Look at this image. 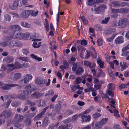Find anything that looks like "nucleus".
Segmentation results:
<instances>
[{
    "instance_id": "nucleus-1",
    "label": "nucleus",
    "mask_w": 129,
    "mask_h": 129,
    "mask_svg": "<svg viewBox=\"0 0 129 129\" xmlns=\"http://www.w3.org/2000/svg\"><path fill=\"white\" fill-rule=\"evenodd\" d=\"M25 89L26 90H24L23 94H18V99L22 100L27 99L29 98L27 96L28 95L30 94L33 90L30 84H28L26 86Z\"/></svg>"
},
{
    "instance_id": "nucleus-2",
    "label": "nucleus",
    "mask_w": 129,
    "mask_h": 129,
    "mask_svg": "<svg viewBox=\"0 0 129 129\" xmlns=\"http://www.w3.org/2000/svg\"><path fill=\"white\" fill-rule=\"evenodd\" d=\"M22 34L23 33H19L15 31H12L10 34V38L13 39L22 38Z\"/></svg>"
},
{
    "instance_id": "nucleus-3",
    "label": "nucleus",
    "mask_w": 129,
    "mask_h": 129,
    "mask_svg": "<svg viewBox=\"0 0 129 129\" xmlns=\"http://www.w3.org/2000/svg\"><path fill=\"white\" fill-rule=\"evenodd\" d=\"M32 78V76L31 74H27L25 76L24 79L20 80L19 83L20 84H27Z\"/></svg>"
},
{
    "instance_id": "nucleus-4",
    "label": "nucleus",
    "mask_w": 129,
    "mask_h": 129,
    "mask_svg": "<svg viewBox=\"0 0 129 129\" xmlns=\"http://www.w3.org/2000/svg\"><path fill=\"white\" fill-rule=\"evenodd\" d=\"M8 66L11 68V71L16 69L21 68L22 67V65L20 63L18 62H15L14 64H9Z\"/></svg>"
},
{
    "instance_id": "nucleus-5",
    "label": "nucleus",
    "mask_w": 129,
    "mask_h": 129,
    "mask_svg": "<svg viewBox=\"0 0 129 129\" xmlns=\"http://www.w3.org/2000/svg\"><path fill=\"white\" fill-rule=\"evenodd\" d=\"M129 24V20L126 18L122 19L119 20L118 25V26H123L126 27Z\"/></svg>"
},
{
    "instance_id": "nucleus-6",
    "label": "nucleus",
    "mask_w": 129,
    "mask_h": 129,
    "mask_svg": "<svg viewBox=\"0 0 129 129\" xmlns=\"http://www.w3.org/2000/svg\"><path fill=\"white\" fill-rule=\"evenodd\" d=\"M49 107V106H47L43 109V111L40 113L37 114V116L34 118V120L35 121L38 120L40 119L42 117L43 115L46 112V110L48 109Z\"/></svg>"
},
{
    "instance_id": "nucleus-7",
    "label": "nucleus",
    "mask_w": 129,
    "mask_h": 129,
    "mask_svg": "<svg viewBox=\"0 0 129 129\" xmlns=\"http://www.w3.org/2000/svg\"><path fill=\"white\" fill-rule=\"evenodd\" d=\"M106 7L105 5H103L95 9V11L97 13L102 14L104 11V8ZM107 7H106V8Z\"/></svg>"
},
{
    "instance_id": "nucleus-8",
    "label": "nucleus",
    "mask_w": 129,
    "mask_h": 129,
    "mask_svg": "<svg viewBox=\"0 0 129 129\" xmlns=\"http://www.w3.org/2000/svg\"><path fill=\"white\" fill-rule=\"evenodd\" d=\"M5 86H3L1 87V89L3 90H8L10 89L11 87L17 86L18 85L17 84H5Z\"/></svg>"
},
{
    "instance_id": "nucleus-9",
    "label": "nucleus",
    "mask_w": 129,
    "mask_h": 129,
    "mask_svg": "<svg viewBox=\"0 0 129 129\" xmlns=\"http://www.w3.org/2000/svg\"><path fill=\"white\" fill-rule=\"evenodd\" d=\"M30 14V11L29 10H26L23 11L21 13L20 16L22 17L27 18H28Z\"/></svg>"
},
{
    "instance_id": "nucleus-10",
    "label": "nucleus",
    "mask_w": 129,
    "mask_h": 129,
    "mask_svg": "<svg viewBox=\"0 0 129 129\" xmlns=\"http://www.w3.org/2000/svg\"><path fill=\"white\" fill-rule=\"evenodd\" d=\"M10 29L12 31H20L21 30V28L18 25H11L10 27Z\"/></svg>"
},
{
    "instance_id": "nucleus-11",
    "label": "nucleus",
    "mask_w": 129,
    "mask_h": 129,
    "mask_svg": "<svg viewBox=\"0 0 129 129\" xmlns=\"http://www.w3.org/2000/svg\"><path fill=\"white\" fill-rule=\"evenodd\" d=\"M9 45L11 47H14L15 46L19 47L21 45V43L18 41L13 40L11 41L9 43Z\"/></svg>"
},
{
    "instance_id": "nucleus-12",
    "label": "nucleus",
    "mask_w": 129,
    "mask_h": 129,
    "mask_svg": "<svg viewBox=\"0 0 129 129\" xmlns=\"http://www.w3.org/2000/svg\"><path fill=\"white\" fill-rule=\"evenodd\" d=\"M13 3L12 6V5H9V8L13 10H15L16 8L18 7L19 0H15Z\"/></svg>"
},
{
    "instance_id": "nucleus-13",
    "label": "nucleus",
    "mask_w": 129,
    "mask_h": 129,
    "mask_svg": "<svg viewBox=\"0 0 129 129\" xmlns=\"http://www.w3.org/2000/svg\"><path fill=\"white\" fill-rule=\"evenodd\" d=\"M108 119L107 118H103L98 123H95V125L97 126H98L100 128H101V126L104 124L106 123L108 121Z\"/></svg>"
},
{
    "instance_id": "nucleus-14",
    "label": "nucleus",
    "mask_w": 129,
    "mask_h": 129,
    "mask_svg": "<svg viewBox=\"0 0 129 129\" xmlns=\"http://www.w3.org/2000/svg\"><path fill=\"white\" fill-rule=\"evenodd\" d=\"M23 116L18 114H16L14 117L15 121L17 122H22L23 120Z\"/></svg>"
},
{
    "instance_id": "nucleus-15",
    "label": "nucleus",
    "mask_w": 129,
    "mask_h": 129,
    "mask_svg": "<svg viewBox=\"0 0 129 129\" xmlns=\"http://www.w3.org/2000/svg\"><path fill=\"white\" fill-rule=\"evenodd\" d=\"M72 125L70 124L64 125L61 124L59 126L58 129H72Z\"/></svg>"
},
{
    "instance_id": "nucleus-16",
    "label": "nucleus",
    "mask_w": 129,
    "mask_h": 129,
    "mask_svg": "<svg viewBox=\"0 0 129 129\" xmlns=\"http://www.w3.org/2000/svg\"><path fill=\"white\" fill-rule=\"evenodd\" d=\"M43 94V93L40 92L36 91L31 94V96L34 98L38 99L42 96Z\"/></svg>"
},
{
    "instance_id": "nucleus-17",
    "label": "nucleus",
    "mask_w": 129,
    "mask_h": 129,
    "mask_svg": "<svg viewBox=\"0 0 129 129\" xmlns=\"http://www.w3.org/2000/svg\"><path fill=\"white\" fill-rule=\"evenodd\" d=\"M124 42V38L121 36L118 37L115 40V43L116 44L122 43H123Z\"/></svg>"
},
{
    "instance_id": "nucleus-18",
    "label": "nucleus",
    "mask_w": 129,
    "mask_h": 129,
    "mask_svg": "<svg viewBox=\"0 0 129 129\" xmlns=\"http://www.w3.org/2000/svg\"><path fill=\"white\" fill-rule=\"evenodd\" d=\"M76 75H81L82 74L84 71L83 68L81 67H78L75 71Z\"/></svg>"
},
{
    "instance_id": "nucleus-19",
    "label": "nucleus",
    "mask_w": 129,
    "mask_h": 129,
    "mask_svg": "<svg viewBox=\"0 0 129 129\" xmlns=\"http://www.w3.org/2000/svg\"><path fill=\"white\" fill-rule=\"evenodd\" d=\"M3 117L6 118H9L10 117L11 114V112L9 110H5L3 112Z\"/></svg>"
},
{
    "instance_id": "nucleus-20",
    "label": "nucleus",
    "mask_w": 129,
    "mask_h": 129,
    "mask_svg": "<svg viewBox=\"0 0 129 129\" xmlns=\"http://www.w3.org/2000/svg\"><path fill=\"white\" fill-rule=\"evenodd\" d=\"M81 117L83 122H89L91 120V117L88 115L86 116L83 115L81 116Z\"/></svg>"
},
{
    "instance_id": "nucleus-21",
    "label": "nucleus",
    "mask_w": 129,
    "mask_h": 129,
    "mask_svg": "<svg viewBox=\"0 0 129 129\" xmlns=\"http://www.w3.org/2000/svg\"><path fill=\"white\" fill-rule=\"evenodd\" d=\"M61 108V104L60 103H58L55 106V108L57 114H59L60 113V110Z\"/></svg>"
},
{
    "instance_id": "nucleus-22",
    "label": "nucleus",
    "mask_w": 129,
    "mask_h": 129,
    "mask_svg": "<svg viewBox=\"0 0 129 129\" xmlns=\"http://www.w3.org/2000/svg\"><path fill=\"white\" fill-rule=\"evenodd\" d=\"M129 12V8H127L120 9V13L126 14Z\"/></svg>"
},
{
    "instance_id": "nucleus-23",
    "label": "nucleus",
    "mask_w": 129,
    "mask_h": 129,
    "mask_svg": "<svg viewBox=\"0 0 129 129\" xmlns=\"http://www.w3.org/2000/svg\"><path fill=\"white\" fill-rule=\"evenodd\" d=\"M46 81L45 79H44L43 80H42L36 79L35 82L37 84L41 85L44 84L46 82Z\"/></svg>"
},
{
    "instance_id": "nucleus-24",
    "label": "nucleus",
    "mask_w": 129,
    "mask_h": 129,
    "mask_svg": "<svg viewBox=\"0 0 129 129\" xmlns=\"http://www.w3.org/2000/svg\"><path fill=\"white\" fill-rule=\"evenodd\" d=\"M22 35H23L22 38L29 39L31 38L30 33H29L27 32L24 34L23 33Z\"/></svg>"
},
{
    "instance_id": "nucleus-25",
    "label": "nucleus",
    "mask_w": 129,
    "mask_h": 129,
    "mask_svg": "<svg viewBox=\"0 0 129 129\" xmlns=\"http://www.w3.org/2000/svg\"><path fill=\"white\" fill-rule=\"evenodd\" d=\"M49 122L50 121L48 118L47 117H45L44 119L43 125L45 127L48 125Z\"/></svg>"
},
{
    "instance_id": "nucleus-26",
    "label": "nucleus",
    "mask_w": 129,
    "mask_h": 129,
    "mask_svg": "<svg viewBox=\"0 0 129 129\" xmlns=\"http://www.w3.org/2000/svg\"><path fill=\"white\" fill-rule=\"evenodd\" d=\"M14 58L13 56H9L5 59V61L8 63L12 62L14 60Z\"/></svg>"
},
{
    "instance_id": "nucleus-27",
    "label": "nucleus",
    "mask_w": 129,
    "mask_h": 129,
    "mask_svg": "<svg viewBox=\"0 0 129 129\" xmlns=\"http://www.w3.org/2000/svg\"><path fill=\"white\" fill-rule=\"evenodd\" d=\"M112 4L115 7H119L121 6V2L119 1H114L112 2Z\"/></svg>"
},
{
    "instance_id": "nucleus-28",
    "label": "nucleus",
    "mask_w": 129,
    "mask_h": 129,
    "mask_svg": "<svg viewBox=\"0 0 129 129\" xmlns=\"http://www.w3.org/2000/svg\"><path fill=\"white\" fill-rule=\"evenodd\" d=\"M84 65L86 66H89L90 69L92 68V63L88 61L85 60L84 61Z\"/></svg>"
},
{
    "instance_id": "nucleus-29",
    "label": "nucleus",
    "mask_w": 129,
    "mask_h": 129,
    "mask_svg": "<svg viewBox=\"0 0 129 129\" xmlns=\"http://www.w3.org/2000/svg\"><path fill=\"white\" fill-rule=\"evenodd\" d=\"M1 68L3 69V71L7 70L9 72L11 71V68L8 66V64L7 65H3L1 66Z\"/></svg>"
},
{
    "instance_id": "nucleus-30",
    "label": "nucleus",
    "mask_w": 129,
    "mask_h": 129,
    "mask_svg": "<svg viewBox=\"0 0 129 129\" xmlns=\"http://www.w3.org/2000/svg\"><path fill=\"white\" fill-rule=\"evenodd\" d=\"M21 104V102L20 101H14L11 103V105L13 107H17L20 105Z\"/></svg>"
},
{
    "instance_id": "nucleus-31",
    "label": "nucleus",
    "mask_w": 129,
    "mask_h": 129,
    "mask_svg": "<svg viewBox=\"0 0 129 129\" xmlns=\"http://www.w3.org/2000/svg\"><path fill=\"white\" fill-rule=\"evenodd\" d=\"M97 64L99 66L100 68H102L104 66V63L102 62L101 59H99L97 60Z\"/></svg>"
},
{
    "instance_id": "nucleus-32",
    "label": "nucleus",
    "mask_w": 129,
    "mask_h": 129,
    "mask_svg": "<svg viewBox=\"0 0 129 129\" xmlns=\"http://www.w3.org/2000/svg\"><path fill=\"white\" fill-rule=\"evenodd\" d=\"M21 77V74L20 73H16L14 74V79H20Z\"/></svg>"
},
{
    "instance_id": "nucleus-33",
    "label": "nucleus",
    "mask_w": 129,
    "mask_h": 129,
    "mask_svg": "<svg viewBox=\"0 0 129 129\" xmlns=\"http://www.w3.org/2000/svg\"><path fill=\"white\" fill-rule=\"evenodd\" d=\"M106 93L107 95H108V96H110L113 97L114 96V93L111 89H108L106 91Z\"/></svg>"
},
{
    "instance_id": "nucleus-34",
    "label": "nucleus",
    "mask_w": 129,
    "mask_h": 129,
    "mask_svg": "<svg viewBox=\"0 0 129 129\" xmlns=\"http://www.w3.org/2000/svg\"><path fill=\"white\" fill-rule=\"evenodd\" d=\"M26 104L29 105L30 107H31L35 106L36 103L35 102H32L30 100H28L27 101Z\"/></svg>"
},
{
    "instance_id": "nucleus-35",
    "label": "nucleus",
    "mask_w": 129,
    "mask_h": 129,
    "mask_svg": "<svg viewBox=\"0 0 129 129\" xmlns=\"http://www.w3.org/2000/svg\"><path fill=\"white\" fill-rule=\"evenodd\" d=\"M81 19L83 22V24L85 25H87L88 24V21L87 19L83 16H82Z\"/></svg>"
},
{
    "instance_id": "nucleus-36",
    "label": "nucleus",
    "mask_w": 129,
    "mask_h": 129,
    "mask_svg": "<svg viewBox=\"0 0 129 129\" xmlns=\"http://www.w3.org/2000/svg\"><path fill=\"white\" fill-rule=\"evenodd\" d=\"M41 42H34L33 43V46L34 48H37L39 47L41 45Z\"/></svg>"
},
{
    "instance_id": "nucleus-37",
    "label": "nucleus",
    "mask_w": 129,
    "mask_h": 129,
    "mask_svg": "<svg viewBox=\"0 0 129 129\" xmlns=\"http://www.w3.org/2000/svg\"><path fill=\"white\" fill-rule=\"evenodd\" d=\"M45 23L44 24V25L45 26L46 30L48 31L49 30V23L48 22V20L46 18L45 19Z\"/></svg>"
},
{
    "instance_id": "nucleus-38",
    "label": "nucleus",
    "mask_w": 129,
    "mask_h": 129,
    "mask_svg": "<svg viewBox=\"0 0 129 129\" xmlns=\"http://www.w3.org/2000/svg\"><path fill=\"white\" fill-rule=\"evenodd\" d=\"M32 120L30 118H27L26 119L25 121V122L26 125H27L28 126H30Z\"/></svg>"
},
{
    "instance_id": "nucleus-39",
    "label": "nucleus",
    "mask_w": 129,
    "mask_h": 129,
    "mask_svg": "<svg viewBox=\"0 0 129 129\" xmlns=\"http://www.w3.org/2000/svg\"><path fill=\"white\" fill-rule=\"evenodd\" d=\"M4 20L6 21H8L9 22L11 18L10 16L8 14H6L4 15Z\"/></svg>"
},
{
    "instance_id": "nucleus-40",
    "label": "nucleus",
    "mask_w": 129,
    "mask_h": 129,
    "mask_svg": "<svg viewBox=\"0 0 129 129\" xmlns=\"http://www.w3.org/2000/svg\"><path fill=\"white\" fill-rule=\"evenodd\" d=\"M116 34H113L111 37H108L106 38V40L108 42H111L113 41L116 35Z\"/></svg>"
},
{
    "instance_id": "nucleus-41",
    "label": "nucleus",
    "mask_w": 129,
    "mask_h": 129,
    "mask_svg": "<svg viewBox=\"0 0 129 129\" xmlns=\"http://www.w3.org/2000/svg\"><path fill=\"white\" fill-rule=\"evenodd\" d=\"M101 96L102 98H106L109 100H110L113 99V98H110L109 97V96H108V95H107L106 93H102L101 94Z\"/></svg>"
},
{
    "instance_id": "nucleus-42",
    "label": "nucleus",
    "mask_w": 129,
    "mask_h": 129,
    "mask_svg": "<svg viewBox=\"0 0 129 129\" xmlns=\"http://www.w3.org/2000/svg\"><path fill=\"white\" fill-rule=\"evenodd\" d=\"M30 11V14L31 15L33 16H36L38 14V11L37 10L35 11L34 10Z\"/></svg>"
},
{
    "instance_id": "nucleus-43",
    "label": "nucleus",
    "mask_w": 129,
    "mask_h": 129,
    "mask_svg": "<svg viewBox=\"0 0 129 129\" xmlns=\"http://www.w3.org/2000/svg\"><path fill=\"white\" fill-rule=\"evenodd\" d=\"M78 65L76 63H73L72 64V70L73 71H75L78 68Z\"/></svg>"
},
{
    "instance_id": "nucleus-44",
    "label": "nucleus",
    "mask_w": 129,
    "mask_h": 129,
    "mask_svg": "<svg viewBox=\"0 0 129 129\" xmlns=\"http://www.w3.org/2000/svg\"><path fill=\"white\" fill-rule=\"evenodd\" d=\"M112 12L114 14L120 13V9H111Z\"/></svg>"
},
{
    "instance_id": "nucleus-45",
    "label": "nucleus",
    "mask_w": 129,
    "mask_h": 129,
    "mask_svg": "<svg viewBox=\"0 0 129 129\" xmlns=\"http://www.w3.org/2000/svg\"><path fill=\"white\" fill-rule=\"evenodd\" d=\"M110 18L109 17L107 18H105L104 20H103L102 21L101 23L106 24L109 21Z\"/></svg>"
},
{
    "instance_id": "nucleus-46",
    "label": "nucleus",
    "mask_w": 129,
    "mask_h": 129,
    "mask_svg": "<svg viewBox=\"0 0 129 129\" xmlns=\"http://www.w3.org/2000/svg\"><path fill=\"white\" fill-rule=\"evenodd\" d=\"M126 64V63L125 62H123L122 65L121 66V70L122 71L126 69L127 68Z\"/></svg>"
},
{
    "instance_id": "nucleus-47",
    "label": "nucleus",
    "mask_w": 129,
    "mask_h": 129,
    "mask_svg": "<svg viewBox=\"0 0 129 129\" xmlns=\"http://www.w3.org/2000/svg\"><path fill=\"white\" fill-rule=\"evenodd\" d=\"M97 43L98 45L99 46H102L103 44L102 41L101 39L100 38L98 39L97 40Z\"/></svg>"
},
{
    "instance_id": "nucleus-48",
    "label": "nucleus",
    "mask_w": 129,
    "mask_h": 129,
    "mask_svg": "<svg viewBox=\"0 0 129 129\" xmlns=\"http://www.w3.org/2000/svg\"><path fill=\"white\" fill-rule=\"evenodd\" d=\"M101 116V115L100 114L96 112L93 115L92 117L96 119Z\"/></svg>"
},
{
    "instance_id": "nucleus-49",
    "label": "nucleus",
    "mask_w": 129,
    "mask_h": 129,
    "mask_svg": "<svg viewBox=\"0 0 129 129\" xmlns=\"http://www.w3.org/2000/svg\"><path fill=\"white\" fill-rule=\"evenodd\" d=\"M116 31V29L114 28H110L108 30L109 34H111L114 32H115Z\"/></svg>"
},
{
    "instance_id": "nucleus-50",
    "label": "nucleus",
    "mask_w": 129,
    "mask_h": 129,
    "mask_svg": "<svg viewBox=\"0 0 129 129\" xmlns=\"http://www.w3.org/2000/svg\"><path fill=\"white\" fill-rule=\"evenodd\" d=\"M102 85L100 83H99L98 84L95 85H94V88L96 90L100 89Z\"/></svg>"
},
{
    "instance_id": "nucleus-51",
    "label": "nucleus",
    "mask_w": 129,
    "mask_h": 129,
    "mask_svg": "<svg viewBox=\"0 0 129 129\" xmlns=\"http://www.w3.org/2000/svg\"><path fill=\"white\" fill-rule=\"evenodd\" d=\"M11 102V100H10L7 101L5 103V107L6 108H8Z\"/></svg>"
},
{
    "instance_id": "nucleus-52",
    "label": "nucleus",
    "mask_w": 129,
    "mask_h": 129,
    "mask_svg": "<svg viewBox=\"0 0 129 129\" xmlns=\"http://www.w3.org/2000/svg\"><path fill=\"white\" fill-rule=\"evenodd\" d=\"M87 43L86 40L84 39H82L81 41V45L86 46L87 45Z\"/></svg>"
},
{
    "instance_id": "nucleus-53",
    "label": "nucleus",
    "mask_w": 129,
    "mask_h": 129,
    "mask_svg": "<svg viewBox=\"0 0 129 129\" xmlns=\"http://www.w3.org/2000/svg\"><path fill=\"white\" fill-rule=\"evenodd\" d=\"M8 42L7 41H4L0 43V45L3 47H6L7 46Z\"/></svg>"
},
{
    "instance_id": "nucleus-54",
    "label": "nucleus",
    "mask_w": 129,
    "mask_h": 129,
    "mask_svg": "<svg viewBox=\"0 0 129 129\" xmlns=\"http://www.w3.org/2000/svg\"><path fill=\"white\" fill-rule=\"evenodd\" d=\"M127 87V85L126 84H122L119 87V89H122L124 88Z\"/></svg>"
},
{
    "instance_id": "nucleus-55",
    "label": "nucleus",
    "mask_w": 129,
    "mask_h": 129,
    "mask_svg": "<svg viewBox=\"0 0 129 129\" xmlns=\"http://www.w3.org/2000/svg\"><path fill=\"white\" fill-rule=\"evenodd\" d=\"M10 97L11 99H17L18 98V95L13 94L10 96Z\"/></svg>"
},
{
    "instance_id": "nucleus-56",
    "label": "nucleus",
    "mask_w": 129,
    "mask_h": 129,
    "mask_svg": "<svg viewBox=\"0 0 129 129\" xmlns=\"http://www.w3.org/2000/svg\"><path fill=\"white\" fill-rule=\"evenodd\" d=\"M81 80L82 79L80 77H77L76 79V84H79L81 82Z\"/></svg>"
},
{
    "instance_id": "nucleus-57",
    "label": "nucleus",
    "mask_w": 129,
    "mask_h": 129,
    "mask_svg": "<svg viewBox=\"0 0 129 129\" xmlns=\"http://www.w3.org/2000/svg\"><path fill=\"white\" fill-rule=\"evenodd\" d=\"M63 64L64 65V66L68 69L69 68V65L68 63L66 60L63 61Z\"/></svg>"
},
{
    "instance_id": "nucleus-58",
    "label": "nucleus",
    "mask_w": 129,
    "mask_h": 129,
    "mask_svg": "<svg viewBox=\"0 0 129 129\" xmlns=\"http://www.w3.org/2000/svg\"><path fill=\"white\" fill-rule=\"evenodd\" d=\"M22 52L24 54H25L26 55H27L29 51L28 49H25L22 50Z\"/></svg>"
},
{
    "instance_id": "nucleus-59",
    "label": "nucleus",
    "mask_w": 129,
    "mask_h": 129,
    "mask_svg": "<svg viewBox=\"0 0 129 129\" xmlns=\"http://www.w3.org/2000/svg\"><path fill=\"white\" fill-rule=\"evenodd\" d=\"M54 91L53 90H51L49 91L48 92L46 93V95H51L54 94Z\"/></svg>"
},
{
    "instance_id": "nucleus-60",
    "label": "nucleus",
    "mask_w": 129,
    "mask_h": 129,
    "mask_svg": "<svg viewBox=\"0 0 129 129\" xmlns=\"http://www.w3.org/2000/svg\"><path fill=\"white\" fill-rule=\"evenodd\" d=\"M129 49V44L123 48L122 50V52L125 51Z\"/></svg>"
},
{
    "instance_id": "nucleus-61",
    "label": "nucleus",
    "mask_w": 129,
    "mask_h": 129,
    "mask_svg": "<svg viewBox=\"0 0 129 129\" xmlns=\"http://www.w3.org/2000/svg\"><path fill=\"white\" fill-rule=\"evenodd\" d=\"M122 54V56H126L129 55V51H124Z\"/></svg>"
},
{
    "instance_id": "nucleus-62",
    "label": "nucleus",
    "mask_w": 129,
    "mask_h": 129,
    "mask_svg": "<svg viewBox=\"0 0 129 129\" xmlns=\"http://www.w3.org/2000/svg\"><path fill=\"white\" fill-rule=\"evenodd\" d=\"M94 99L95 101L97 102L100 103H101L102 101L100 100H99V97L97 96L94 97Z\"/></svg>"
},
{
    "instance_id": "nucleus-63",
    "label": "nucleus",
    "mask_w": 129,
    "mask_h": 129,
    "mask_svg": "<svg viewBox=\"0 0 129 129\" xmlns=\"http://www.w3.org/2000/svg\"><path fill=\"white\" fill-rule=\"evenodd\" d=\"M25 28H29L31 26V25L28 24L27 22H25Z\"/></svg>"
},
{
    "instance_id": "nucleus-64",
    "label": "nucleus",
    "mask_w": 129,
    "mask_h": 129,
    "mask_svg": "<svg viewBox=\"0 0 129 129\" xmlns=\"http://www.w3.org/2000/svg\"><path fill=\"white\" fill-rule=\"evenodd\" d=\"M88 1V4L89 6H92L93 5L94 3L93 2V0H87Z\"/></svg>"
}]
</instances>
